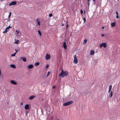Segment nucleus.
<instances>
[{"label": "nucleus", "mask_w": 120, "mask_h": 120, "mask_svg": "<svg viewBox=\"0 0 120 120\" xmlns=\"http://www.w3.org/2000/svg\"><path fill=\"white\" fill-rule=\"evenodd\" d=\"M111 91V90H109V91H108V93H109V92H110V91Z\"/></svg>", "instance_id": "c03bdc74"}, {"label": "nucleus", "mask_w": 120, "mask_h": 120, "mask_svg": "<svg viewBox=\"0 0 120 120\" xmlns=\"http://www.w3.org/2000/svg\"><path fill=\"white\" fill-rule=\"evenodd\" d=\"M11 28V27L10 26H8V27H7L6 28L7 29H9V28Z\"/></svg>", "instance_id": "f704fd0d"}, {"label": "nucleus", "mask_w": 120, "mask_h": 120, "mask_svg": "<svg viewBox=\"0 0 120 120\" xmlns=\"http://www.w3.org/2000/svg\"><path fill=\"white\" fill-rule=\"evenodd\" d=\"M104 26H103L102 27V29H104Z\"/></svg>", "instance_id": "49530a36"}, {"label": "nucleus", "mask_w": 120, "mask_h": 120, "mask_svg": "<svg viewBox=\"0 0 120 120\" xmlns=\"http://www.w3.org/2000/svg\"><path fill=\"white\" fill-rule=\"evenodd\" d=\"M63 47L65 49H66L67 48V46L66 45L65 42H64L63 44Z\"/></svg>", "instance_id": "1a4fd4ad"}, {"label": "nucleus", "mask_w": 120, "mask_h": 120, "mask_svg": "<svg viewBox=\"0 0 120 120\" xmlns=\"http://www.w3.org/2000/svg\"><path fill=\"white\" fill-rule=\"evenodd\" d=\"M112 91L110 93V97H112Z\"/></svg>", "instance_id": "bb28decb"}, {"label": "nucleus", "mask_w": 120, "mask_h": 120, "mask_svg": "<svg viewBox=\"0 0 120 120\" xmlns=\"http://www.w3.org/2000/svg\"><path fill=\"white\" fill-rule=\"evenodd\" d=\"M103 47L104 48H105L106 47L107 45L106 43H104V44L103 45Z\"/></svg>", "instance_id": "6ab92c4d"}, {"label": "nucleus", "mask_w": 120, "mask_h": 120, "mask_svg": "<svg viewBox=\"0 0 120 120\" xmlns=\"http://www.w3.org/2000/svg\"><path fill=\"white\" fill-rule=\"evenodd\" d=\"M73 102L72 101H70L68 102L64 103L63 104V106H67L72 104Z\"/></svg>", "instance_id": "f03ea898"}, {"label": "nucleus", "mask_w": 120, "mask_h": 120, "mask_svg": "<svg viewBox=\"0 0 120 120\" xmlns=\"http://www.w3.org/2000/svg\"><path fill=\"white\" fill-rule=\"evenodd\" d=\"M104 34H101V36L102 37H104Z\"/></svg>", "instance_id": "4c0bfd02"}, {"label": "nucleus", "mask_w": 120, "mask_h": 120, "mask_svg": "<svg viewBox=\"0 0 120 120\" xmlns=\"http://www.w3.org/2000/svg\"><path fill=\"white\" fill-rule=\"evenodd\" d=\"M90 24H89V25H88V26H90Z\"/></svg>", "instance_id": "3c124183"}, {"label": "nucleus", "mask_w": 120, "mask_h": 120, "mask_svg": "<svg viewBox=\"0 0 120 120\" xmlns=\"http://www.w3.org/2000/svg\"><path fill=\"white\" fill-rule=\"evenodd\" d=\"M9 31V29H8L6 28V29L5 30V31H3V33L4 34V33H6L8 31Z\"/></svg>", "instance_id": "dca6fc26"}, {"label": "nucleus", "mask_w": 120, "mask_h": 120, "mask_svg": "<svg viewBox=\"0 0 120 120\" xmlns=\"http://www.w3.org/2000/svg\"><path fill=\"white\" fill-rule=\"evenodd\" d=\"M116 18L117 19H118L119 18V17L118 15H116Z\"/></svg>", "instance_id": "58836bf2"}, {"label": "nucleus", "mask_w": 120, "mask_h": 120, "mask_svg": "<svg viewBox=\"0 0 120 120\" xmlns=\"http://www.w3.org/2000/svg\"><path fill=\"white\" fill-rule=\"evenodd\" d=\"M50 55L48 54H46L45 58L46 60H49L50 58Z\"/></svg>", "instance_id": "0eeeda50"}, {"label": "nucleus", "mask_w": 120, "mask_h": 120, "mask_svg": "<svg viewBox=\"0 0 120 120\" xmlns=\"http://www.w3.org/2000/svg\"><path fill=\"white\" fill-rule=\"evenodd\" d=\"M90 24H89V25H88V26H90Z\"/></svg>", "instance_id": "603ef678"}, {"label": "nucleus", "mask_w": 120, "mask_h": 120, "mask_svg": "<svg viewBox=\"0 0 120 120\" xmlns=\"http://www.w3.org/2000/svg\"><path fill=\"white\" fill-rule=\"evenodd\" d=\"M35 97V96L32 95L29 97V99L30 100H32Z\"/></svg>", "instance_id": "9d476101"}, {"label": "nucleus", "mask_w": 120, "mask_h": 120, "mask_svg": "<svg viewBox=\"0 0 120 120\" xmlns=\"http://www.w3.org/2000/svg\"><path fill=\"white\" fill-rule=\"evenodd\" d=\"M20 59L22 60L24 62H26V59L25 57H21Z\"/></svg>", "instance_id": "9b49d317"}, {"label": "nucleus", "mask_w": 120, "mask_h": 120, "mask_svg": "<svg viewBox=\"0 0 120 120\" xmlns=\"http://www.w3.org/2000/svg\"><path fill=\"white\" fill-rule=\"evenodd\" d=\"M16 32L18 34H19V32L17 31V30H16Z\"/></svg>", "instance_id": "a18cd8bd"}, {"label": "nucleus", "mask_w": 120, "mask_h": 120, "mask_svg": "<svg viewBox=\"0 0 120 120\" xmlns=\"http://www.w3.org/2000/svg\"><path fill=\"white\" fill-rule=\"evenodd\" d=\"M49 17H51L52 16V13H51L49 15Z\"/></svg>", "instance_id": "473e14b6"}, {"label": "nucleus", "mask_w": 120, "mask_h": 120, "mask_svg": "<svg viewBox=\"0 0 120 120\" xmlns=\"http://www.w3.org/2000/svg\"><path fill=\"white\" fill-rule=\"evenodd\" d=\"M10 82H16L13 80H11L10 81Z\"/></svg>", "instance_id": "2f4dec72"}, {"label": "nucleus", "mask_w": 120, "mask_h": 120, "mask_svg": "<svg viewBox=\"0 0 120 120\" xmlns=\"http://www.w3.org/2000/svg\"><path fill=\"white\" fill-rule=\"evenodd\" d=\"M27 112H26V116L27 115Z\"/></svg>", "instance_id": "09e8293b"}, {"label": "nucleus", "mask_w": 120, "mask_h": 120, "mask_svg": "<svg viewBox=\"0 0 120 120\" xmlns=\"http://www.w3.org/2000/svg\"><path fill=\"white\" fill-rule=\"evenodd\" d=\"M11 12H10V13H9V15L8 16V18H9L11 16Z\"/></svg>", "instance_id": "c756f323"}, {"label": "nucleus", "mask_w": 120, "mask_h": 120, "mask_svg": "<svg viewBox=\"0 0 120 120\" xmlns=\"http://www.w3.org/2000/svg\"><path fill=\"white\" fill-rule=\"evenodd\" d=\"M38 33L39 34L40 36H41V32L40 31V30H38Z\"/></svg>", "instance_id": "412c9836"}, {"label": "nucleus", "mask_w": 120, "mask_h": 120, "mask_svg": "<svg viewBox=\"0 0 120 120\" xmlns=\"http://www.w3.org/2000/svg\"><path fill=\"white\" fill-rule=\"evenodd\" d=\"M94 50H91L90 51V55H94Z\"/></svg>", "instance_id": "ddd939ff"}, {"label": "nucleus", "mask_w": 120, "mask_h": 120, "mask_svg": "<svg viewBox=\"0 0 120 120\" xmlns=\"http://www.w3.org/2000/svg\"><path fill=\"white\" fill-rule=\"evenodd\" d=\"M55 87V86H52V88L53 89H54Z\"/></svg>", "instance_id": "a19ab883"}, {"label": "nucleus", "mask_w": 120, "mask_h": 120, "mask_svg": "<svg viewBox=\"0 0 120 120\" xmlns=\"http://www.w3.org/2000/svg\"><path fill=\"white\" fill-rule=\"evenodd\" d=\"M116 15H118V14L117 12V11H116Z\"/></svg>", "instance_id": "37998d69"}, {"label": "nucleus", "mask_w": 120, "mask_h": 120, "mask_svg": "<svg viewBox=\"0 0 120 120\" xmlns=\"http://www.w3.org/2000/svg\"><path fill=\"white\" fill-rule=\"evenodd\" d=\"M38 24L39 25V26H40V22L39 20L38 19H37L36 20Z\"/></svg>", "instance_id": "f3484780"}, {"label": "nucleus", "mask_w": 120, "mask_h": 120, "mask_svg": "<svg viewBox=\"0 0 120 120\" xmlns=\"http://www.w3.org/2000/svg\"><path fill=\"white\" fill-rule=\"evenodd\" d=\"M12 84H15V85H16L17 84V83H11Z\"/></svg>", "instance_id": "ea45409f"}, {"label": "nucleus", "mask_w": 120, "mask_h": 120, "mask_svg": "<svg viewBox=\"0 0 120 120\" xmlns=\"http://www.w3.org/2000/svg\"><path fill=\"white\" fill-rule=\"evenodd\" d=\"M34 66L32 64H30L28 66V68L29 69H31L33 68Z\"/></svg>", "instance_id": "f8f14e48"}, {"label": "nucleus", "mask_w": 120, "mask_h": 120, "mask_svg": "<svg viewBox=\"0 0 120 120\" xmlns=\"http://www.w3.org/2000/svg\"><path fill=\"white\" fill-rule=\"evenodd\" d=\"M10 21V20H9H9H8V21Z\"/></svg>", "instance_id": "8fccbe9b"}, {"label": "nucleus", "mask_w": 120, "mask_h": 120, "mask_svg": "<svg viewBox=\"0 0 120 120\" xmlns=\"http://www.w3.org/2000/svg\"><path fill=\"white\" fill-rule=\"evenodd\" d=\"M81 13L82 14L83 13V11L82 9H81L80 11Z\"/></svg>", "instance_id": "e433bc0d"}, {"label": "nucleus", "mask_w": 120, "mask_h": 120, "mask_svg": "<svg viewBox=\"0 0 120 120\" xmlns=\"http://www.w3.org/2000/svg\"><path fill=\"white\" fill-rule=\"evenodd\" d=\"M116 24L115 22H113L111 24V25L112 27H114L115 26Z\"/></svg>", "instance_id": "4468645a"}, {"label": "nucleus", "mask_w": 120, "mask_h": 120, "mask_svg": "<svg viewBox=\"0 0 120 120\" xmlns=\"http://www.w3.org/2000/svg\"><path fill=\"white\" fill-rule=\"evenodd\" d=\"M64 23H63V24H62V26H64Z\"/></svg>", "instance_id": "de8ad7c7"}, {"label": "nucleus", "mask_w": 120, "mask_h": 120, "mask_svg": "<svg viewBox=\"0 0 120 120\" xmlns=\"http://www.w3.org/2000/svg\"><path fill=\"white\" fill-rule=\"evenodd\" d=\"M19 49H15V53H17V52L18 51H19Z\"/></svg>", "instance_id": "a878e982"}, {"label": "nucleus", "mask_w": 120, "mask_h": 120, "mask_svg": "<svg viewBox=\"0 0 120 120\" xmlns=\"http://www.w3.org/2000/svg\"><path fill=\"white\" fill-rule=\"evenodd\" d=\"M87 39H85L84 40L83 42V44H86L87 42Z\"/></svg>", "instance_id": "aec40b11"}, {"label": "nucleus", "mask_w": 120, "mask_h": 120, "mask_svg": "<svg viewBox=\"0 0 120 120\" xmlns=\"http://www.w3.org/2000/svg\"><path fill=\"white\" fill-rule=\"evenodd\" d=\"M68 75V72L67 71H64L62 69V70L61 71L60 74L59 76L62 77L64 78L65 76L67 75Z\"/></svg>", "instance_id": "f257e3e1"}, {"label": "nucleus", "mask_w": 120, "mask_h": 120, "mask_svg": "<svg viewBox=\"0 0 120 120\" xmlns=\"http://www.w3.org/2000/svg\"><path fill=\"white\" fill-rule=\"evenodd\" d=\"M17 4L16 2L15 1H13L9 4L10 6H12L16 4Z\"/></svg>", "instance_id": "423d86ee"}, {"label": "nucleus", "mask_w": 120, "mask_h": 120, "mask_svg": "<svg viewBox=\"0 0 120 120\" xmlns=\"http://www.w3.org/2000/svg\"><path fill=\"white\" fill-rule=\"evenodd\" d=\"M7 90V93H9L10 91V90Z\"/></svg>", "instance_id": "c9c22d12"}, {"label": "nucleus", "mask_w": 120, "mask_h": 120, "mask_svg": "<svg viewBox=\"0 0 120 120\" xmlns=\"http://www.w3.org/2000/svg\"><path fill=\"white\" fill-rule=\"evenodd\" d=\"M49 65L48 64L46 65L45 68H48L49 67Z\"/></svg>", "instance_id": "72a5a7b5"}, {"label": "nucleus", "mask_w": 120, "mask_h": 120, "mask_svg": "<svg viewBox=\"0 0 120 120\" xmlns=\"http://www.w3.org/2000/svg\"><path fill=\"white\" fill-rule=\"evenodd\" d=\"M40 63L38 62H37L35 64V66H37L39 65Z\"/></svg>", "instance_id": "a211bd4d"}, {"label": "nucleus", "mask_w": 120, "mask_h": 120, "mask_svg": "<svg viewBox=\"0 0 120 120\" xmlns=\"http://www.w3.org/2000/svg\"><path fill=\"white\" fill-rule=\"evenodd\" d=\"M68 21H66V24H67V25H66V29H67V28L68 26Z\"/></svg>", "instance_id": "5701e85b"}, {"label": "nucleus", "mask_w": 120, "mask_h": 120, "mask_svg": "<svg viewBox=\"0 0 120 120\" xmlns=\"http://www.w3.org/2000/svg\"><path fill=\"white\" fill-rule=\"evenodd\" d=\"M16 54L15 53V52L13 54H11V56H15Z\"/></svg>", "instance_id": "393cba45"}, {"label": "nucleus", "mask_w": 120, "mask_h": 120, "mask_svg": "<svg viewBox=\"0 0 120 120\" xmlns=\"http://www.w3.org/2000/svg\"><path fill=\"white\" fill-rule=\"evenodd\" d=\"M104 44V43H101L100 44L99 46L100 48H101L103 46V45Z\"/></svg>", "instance_id": "4be33fe9"}, {"label": "nucleus", "mask_w": 120, "mask_h": 120, "mask_svg": "<svg viewBox=\"0 0 120 120\" xmlns=\"http://www.w3.org/2000/svg\"><path fill=\"white\" fill-rule=\"evenodd\" d=\"M50 72L48 71V73H47V75H46V76L47 77H48L49 75L50 74Z\"/></svg>", "instance_id": "cd10ccee"}, {"label": "nucleus", "mask_w": 120, "mask_h": 120, "mask_svg": "<svg viewBox=\"0 0 120 120\" xmlns=\"http://www.w3.org/2000/svg\"><path fill=\"white\" fill-rule=\"evenodd\" d=\"M112 86L111 85H110L109 86V90H111L112 88Z\"/></svg>", "instance_id": "b1692460"}, {"label": "nucleus", "mask_w": 120, "mask_h": 120, "mask_svg": "<svg viewBox=\"0 0 120 120\" xmlns=\"http://www.w3.org/2000/svg\"><path fill=\"white\" fill-rule=\"evenodd\" d=\"M93 1V2L94 5L96 4L95 1L96 0H92ZM91 0H87V4L88 5V6H89L90 4V2L91 1Z\"/></svg>", "instance_id": "20e7f679"}, {"label": "nucleus", "mask_w": 120, "mask_h": 120, "mask_svg": "<svg viewBox=\"0 0 120 120\" xmlns=\"http://www.w3.org/2000/svg\"><path fill=\"white\" fill-rule=\"evenodd\" d=\"M78 62V60L76 56L75 55L74 56V59L73 63L75 64H77Z\"/></svg>", "instance_id": "7ed1b4c3"}, {"label": "nucleus", "mask_w": 120, "mask_h": 120, "mask_svg": "<svg viewBox=\"0 0 120 120\" xmlns=\"http://www.w3.org/2000/svg\"><path fill=\"white\" fill-rule=\"evenodd\" d=\"M10 67L14 68H16L15 65L14 64H12L10 65Z\"/></svg>", "instance_id": "2eb2a0df"}, {"label": "nucleus", "mask_w": 120, "mask_h": 120, "mask_svg": "<svg viewBox=\"0 0 120 120\" xmlns=\"http://www.w3.org/2000/svg\"><path fill=\"white\" fill-rule=\"evenodd\" d=\"M21 105H23V103L22 102L20 104Z\"/></svg>", "instance_id": "79ce46f5"}, {"label": "nucleus", "mask_w": 120, "mask_h": 120, "mask_svg": "<svg viewBox=\"0 0 120 120\" xmlns=\"http://www.w3.org/2000/svg\"><path fill=\"white\" fill-rule=\"evenodd\" d=\"M93 1V2L94 5L96 4L95 1L96 0H92ZM91 0H87V4L88 5V6H89L90 4V2L91 1Z\"/></svg>", "instance_id": "39448f33"}, {"label": "nucleus", "mask_w": 120, "mask_h": 120, "mask_svg": "<svg viewBox=\"0 0 120 120\" xmlns=\"http://www.w3.org/2000/svg\"><path fill=\"white\" fill-rule=\"evenodd\" d=\"M83 20H84V22H86V18H85L84 17L83 18Z\"/></svg>", "instance_id": "7c9ffc66"}, {"label": "nucleus", "mask_w": 120, "mask_h": 120, "mask_svg": "<svg viewBox=\"0 0 120 120\" xmlns=\"http://www.w3.org/2000/svg\"><path fill=\"white\" fill-rule=\"evenodd\" d=\"M29 104H27L24 106L25 109L26 110L28 109H29Z\"/></svg>", "instance_id": "6e6552de"}, {"label": "nucleus", "mask_w": 120, "mask_h": 120, "mask_svg": "<svg viewBox=\"0 0 120 120\" xmlns=\"http://www.w3.org/2000/svg\"><path fill=\"white\" fill-rule=\"evenodd\" d=\"M19 42V40H17V41H15V44H18Z\"/></svg>", "instance_id": "c85d7f7f"}]
</instances>
